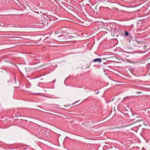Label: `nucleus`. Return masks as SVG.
<instances>
[{"label": "nucleus", "instance_id": "nucleus-1", "mask_svg": "<svg viewBox=\"0 0 150 150\" xmlns=\"http://www.w3.org/2000/svg\"><path fill=\"white\" fill-rule=\"evenodd\" d=\"M64 37V35H61L58 36H57L56 39L58 42H61L63 41L62 38H63Z\"/></svg>", "mask_w": 150, "mask_h": 150}, {"label": "nucleus", "instance_id": "nucleus-2", "mask_svg": "<svg viewBox=\"0 0 150 150\" xmlns=\"http://www.w3.org/2000/svg\"><path fill=\"white\" fill-rule=\"evenodd\" d=\"M94 62H98L100 63L102 62L101 59L100 58H97L92 60Z\"/></svg>", "mask_w": 150, "mask_h": 150}, {"label": "nucleus", "instance_id": "nucleus-3", "mask_svg": "<svg viewBox=\"0 0 150 150\" xmlns=\"http://www.w3.org/2000/svg\"><path fill=\"white\" fill-rule=\"evenodd\" d=\"M125 33L126 36H128L129 35L128 32L127 31H125Z\"/></svg>", "mask_w": 150, "mask_h": 150}, {"label": "nucleus", "instance_id": "nucleus-4", "mask_svg": "<svg viewBox=\"0 0 150 150\" xmlns=\"http://www.w3.org/2000/svg\"><path fill=\"white\" fill-rule=\"evenodd\" d=\"M142 93L140 92H139L138 93V94H140V93Z\"/></svg>", "mask_w": 150, "mask_h": 150}, {"label": "nucleus", "instance_id": "nucleus-5", "mask_svg": "<svg viewBox=\"0 0 150 150\" xmlns=\"http://www.w3.org/2000/svg\"><path fill=\"white\" fill-rule=\"evenodd\" d=\"M89 66H88L87 67V68H89Z\"/></svg>", "mask_w": 150, "mask_h": 150}]
</instances>
